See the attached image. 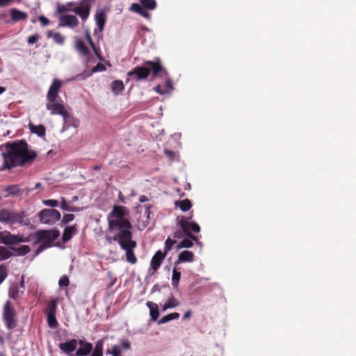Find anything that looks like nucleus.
Returning <instances> with one entry per match:
<instances>
[{
  "label": "nucleus",
  "instance_id": "nucleus-1",
  "mask_svg": "<svg viewBox=\"0 0 356 356\" xmlns=\"http://www.w3.org/2000/svg\"><path fill=\"white\" fill-rule=\"evenodd\" d=\"M128 210L122 206L115 205L108 215V229L113 234V237L106 236V241L111 243L116 241L122 250H124L127 261L134 264L137 259L134 250L136 242L132 238V226L128 218Z\"/></svg>",
  "mask_w": 356,
  "mask_h": 356
},
{
  "label": "nucleus",
  "instance_id": "nucleus-2",
  "mask_svg": "<svg viewBox=\"0 0 356 356\" xmlns=\"http://www.w3.org/2000/svg\"><path fill=\"white\" fill-rule=\"evenodd\" d=\"M0 152L3 159V169L22 165L33 161L37 156L35 152L29 149V145L22 140L2 145Z\"/></svg>",
  "mask_w": 356,
  "mask_h": 356
},
{
  "label": "nucleus",
  "instance_id": "nucleus-3",
  "mask_svg": "<svg viewBox=\"0 0 356 356\" xmlns=\"http://www.w3.org/2000/svg\"><path fill=\"white\" fill-rule=\"evenodd\" d=\"M62 87V82L55 79L53 80L47 94L46 108L49 111L50 115H59L62 117L67 115V109L64 102L58 101V92Z\"/></svg>",
  "mask_w": 356,
  "mask_h": 356
},
{
  "label": "nucleus",
  "instance_id": "nucleus-4",
  "mask_svg": "<svg viewBox=\"0 0 356 356\" xmlns=\"http://www.w3.org/2000/svg\"><path fill=\"white\" fill-rule=\"evenodd\" d=\"M152 72L154 77H156L159 73L161 76H168V74L162 67L160 61H146L144 66L136 67L131 71L127 72V76H133L136 81L143 80L147 78Z\"/></svg>",
  "mask_w": 356,
  "mask_h": 356
},
{
  "label": "nucleus",
  "instance_id": "nucleus-5",
  "mask_svg": "<svg viewBox=\"0 0 356 356\" xmlns=\"http://www.w3.org/2000/svg\"><path fill=\"white\" fill-rule=\"evenodd\" d=\"M59 233L56 230H40L35 236L37 241L42 244L38 248L36 254H38L44 249L50 247L52 243L58 238Z\"/></svg>",
  "mask_w": 356,
  "mask_h": 356
},
{
  "label": "nucleus",
  "instance_id": "nucleus-6",
  "mask_svg": "<svg viewBox=\"0 0 356 356\" xmlns=\"http://www.w3.org/2000/svg\"><path fill=\"white\" fill-rule=\"evenodd\" d=\"M157 3L155 0H140V3H133L129 10L136 13L147 19H151L150 14L146 10L156 9Z\"/></svg>",
  "mask_w": 356,
  "mask_h": 356
},
{
  "label": "nucleus",
  "instance_id": "nucleus-7",
  "mask_svg": "<svg viewBox=\"0 0 356 356\" xmlns=\"http://www.w3.org/2000/svg\"><path fill=\"white\" fill-rule=\"evenodd\" d=\"M26 216L24 211H13L8 209H0V222L13 225L15 223L23 224V219Z\"/></svg>",
  "mask_w": 356,
  "mask_h": 356
},
{
  "label": "nucleus",
  "instance_id": "nucleus-8",
  "mask_svg": "<svg viewBox=\"0 0 356 356\" xmlns=\"http://www.w3.org/2000/svg\"><path fill=\"white\" fill-rule=\"evenodd\" d=\"M40 220L43 224L54 225L60 218V213L54 209H44L38 213Z\"/></svg>",
  "mask_w": 356,
  "mask_h": 356
},
{
  "label": "nucleus",
  "instance_id": "nucleus-9",
  "mask_svg": "<svg viewBox=\"0 0 356 356\" xmlns=\"http://www.w3.org/2000/svg\"><path fill=\"white\" fill-rule=\"evenodd\" d=\"M94 0H80L79 2H76L72 11L78 15L83 21H85L89 17L92 6L91 3Z\"/></svg>",
  "mask_w": 356,
  "mask_h": 356
},
{
  "label": "nucleus",
  "instance_id": "nucleus-10",
  "mask_svg": "<svg viewBox=\"0 0 356 356\" xmlns=\"http://www.w3.org/2000/svg\"><path fill=\"white\" fill-rule=\"evenodd\" d=\"M3 320L6 327L9 330L13 329L17 325L15 310L8 301L3 307Z\"/></svg>",
  "mask_w": 356,
  "mask_h": 356
},
{
  "label": "nucleus",
  "instance_id": "nucleus-11",
  "mask_svg": "<svg viewBox=\"0 0 356 356\" xmlns=\"http://www.w3.org/2000/svg\"><path fill=\"white\" fill-rule=\"evenodd\" d=\"M184 232L191 239L196 240V236L191 232L198 233L200 232V227L195 222H190L188 219L182 218L179 222Z\"/></svg>",
  "mask_w": 356,
  "mask_h": 356
},
{
  "label": "nucleus",
  "instance_id": "nucleus-12",
  "mask_svg": "<svg viewBox=\"0 0 356 356\" xmlns=\"http://www.w3.org/2000/svg\"><path fill=\"white\" fill-rule=\"evenodd\" d=\"M79 24V19L75 15H61L59 17L58 26L75 28Z\"/></svg>",
  "mask_w": 356,
  "mask_h": 356
},
{
  "label": "nucleus",
  "instance_id": "nucleus-13",
  "mask_svg": "<svg viewBox=\"0 0 356 356\" xmlns=\"http://www.w3.org/2000/svg\"><path fill=\"white\" fill-rule=\"evenodd\" d=\"M3 244L6 245H16L20 243L26 241V238L19 235L12 234L8 231H4Z\"/></svg>",
  "mask_w": 356,
  "mask_h": 356
},
{
  "label": "nucleus",
  "instance_id": "nucleus-14",
  "mask_svg": "<svg viewBox=\"0 0 356 356\" xmlns=\"http://www.w3.org/2000/svg\"><path fill=\"white\" fill-rule=\"evenodd\" d=\"M79 348L76 350V356H87L92 352V343L83 340H79Z\"/></svg>",
  "mask_w": 356,
  "mask_h": 356
},
{
  "label": "nucleus",
  "instance_id": "nucleus-15",
  "mask_svg": "<svg viewBox=\"0 0 356 356\" xmlns=\"http://www.w3.org/2000/svg\"><path fill=\"white\" fill-rule=\"evenodd\" d=\"M96 24L99 29V32H102L105 26L106 20V13L104 10H97L95 16Z\"/></svg>",
  "mask_w": 356,
  "mask_h": 356
},
{
  "label": "nucleus",
  "instance_id": "nucleus-16",
  "mask_svg": "<svg viewBox=\"0 0 356 356\" xmlns=\"http://www.w3.org/2000/svg\"><path fill=\"white\" fill-rule=\"evenodd\" d=\"M58 347L66 354L70 355L76 349L77 341L76 339H72L65 343H59Z\"/></svg>",
  "mask_w": 356,
  "mask_h": 356
},
{
  "label": "nucleus",
  "instance_id": "nucleus-17",
  "mask_svg": "<svg viewBox=\"0 0 356 356\" xmlns=\"http://www.w3.org/2000/svg\"><path fill=\"white\" fill-rule=\"evenodd\" d=\"M74 46L81 57L87 58L90 55L89 49L81 39L75 38Z\"/></svg>",
  "mask_w": 356,
  "mask_h": 356
},
{
  "label": "nucleus",
  "instance_id": "nucleus-18",
  "mask_svg": "<svg viewBox=\"0 0 356 356\" xmlns=\"http://www.w3.org/2000/svg\"><path fill=\"white\" fill-rule=\"evenodd\" d=\"M106 70V68L103 64L98 63L96 66H95L92 68V72L90 73L87 74L85 73L79 74L76 76H75L74 77L72 78V80H84L87 77L90 76L93 73H96V72H104Z\"/></svg>",
  "mask_w": 356,
  "mask_h": 356
},
{
  "label": "nucleus",
  "instance_id": "nucleus-19",
  "mask_svg": "<svg viewBox=\"0 0 356 356\" xmlns=\"http://www.w3.org/2000/svg\"><path fill=\"white\" fill-rule=\"evenodd\" d=\"M165 257V254H163L161 250L157 251L151 260L152 268L155 271L157 270Z\"/></svg>",
  "mask_w": 356,
  "mask_h": 356
},
{
  "label": "nucleus",
  "instance_id": "nucleus-20",
  "mask_svg": "<svg viewBox=\"0 0 356 356\" xmlns=\"http://www.w3.org/2000/svg\"><path fill=\"white\" fill-rule=\"evenodd\" d=\"M64 125L63 131L67 129L70 127H77L79 125V121L75 119L70 113L67 111V115L63 117Z\"/></svg>",
  "mask_w": 356,
  "mask_h": 356
},
{
  "label": "nucleus",
  "instance_id": "nucleus-21",
  "mask_svg": "<svg viewBox=\"0 0 356 356\" xmlns=\"http://www.w3.org/2000/svg\"><path fill=\"white\" fill-rule=\"evenodd\" d=\"M194 259V254L188 250H184L180 252L178 256L177 264L183 262H191Z\"/></svg>",
  "mask_w": 356,
  "mask_h": 356
},
{
  "label": "nucleus",
  "instance_id": "nucleus-22",
  "mask_svg": "<svg viewBox=\"0 0 356 356\" xmlns=\"http://www.w3.org/2000/svg\"><path fill=\"white\" fill-rule=\"evenodd\" d=\"M76 233V225L66 227L62 236L63 241L65 243L69 241Z\"/></svg>",
  "mask_w": 356,
  "mask_h": 356
},
{
  "label": "nucleus",
  "instance_id": "nucleus-23",
  "mask_svg": "<svg viewBox=\"0 0 356 356\" xmlns=\"http://www.w3.org/2000/svg\"><path fill=\"white\" fill-rule=\"evenodd\" d=\"M29 126L31 133L35 134L41 138L45 136L46 129L43 125H34L32 123H29Z\"/></svg>",
  "mask_w": 356,
  "mask_h": 356
},
{
  "label": "nucleus",
  "instance_id": "nucleus-24",
  "mask_svg": "<svg viewBox=\"0 0 356 356\" xmlns=\"http://www.w3.org/2000/svg\"><path fill=\"white\" fill-rule=\"evenodd\" d=\"M4 197H7L9 196L18 197L22 194L21 190L16 185L10 186L5 189Z\"/></svg>",
  "mask_w": 356,
  "mask_h": 356
},
{
  "label": "nucleus",
  "instance_id": "nucleus-25",
  "mask_svg": "<svg viewBox=\"0 0 356 356\" xmlns=\"http://www.w3.org/2000/svg\"><path fill=\"white\" fill-rule=\"evenodd\" d=\"M11 18L15 22L23 20L27 17V14L16 8H12L10 10Z\"/></svg>",
  "mask_w": 356,
  "mask_h": 356
},
{
  "label": "nucleus",
  "instance_id": "nucleus-26",
  "mask_svg": "<svg viewBox=\"0 0 356 356\" xmlns=\"http://www.w3.org/2000/svg\"><path fill=\"white\" fill-rule=\"evenodd\" d=\"M111 89L115 95H118L124 90V86L121 80H115L111 83Z\"/></svg>",
  "mask_w": 356,
  "mask_h": 356
},
{
  "label": "nucleus",
  "instance_id": "nucleus-27",
  "mask_svg": "<svg viewBox=\"0 0 356 356\" xmlns=\"http://www.w3.org/2000/svg\"><path fill=\"white\" fill-rule=\"evenodd\" d=\"M146 305L148 307V308L149 309V314H150L152 320L154 321L157 320V318L159 316L158 305L156 304H155L152 302H149V301H148Z\"/></svg>",
  "mask_w": 356,
  "mask_h": 356
},
{
  "label": "nucleus",
  "instance_id": "nucleus-28",
  "mask_svg": "<svg viewBox=\"0 0 356 356\" xmlns=\"http://www.w3.org/2000/svg\"><path fill=\"white\" fill-rule=\"evenodd\" d=\"M12 250H13L14 256H24L27 254L30 251V248L26 245H21L19 248H10Z\"/></svg>",
  "mask_w": 356,
  "mask_h": 356
},
{
  "label": "nucleus",
  "instance_id": "nucleus-29",
  "mask_svg": "<svg viewBox=\"0 0 356 356\" xmlns=\"http://www.w3.org/2000/svg\"><path fill=\"white\" fill-rule=\"evenodd\" d=\"M47 36L49 38H53L54 41L58 44H63L65 40V36H63L61 33L58 32H53L51 31H49L47 33Z\"/></svg>",
  "mask_w": 356,
  "mask_h": 356
},
{
  "label": "nucleus",
  "instance_id": "nucleus-30",
  "mask_svg": "<svg viewBox=\"0 0 356 356\" xmlns=\"http://www.w3.org/2000/svg\"><path fill=\"white\" fill-rule=\"evenodd\" d=\"M104 341L102 339L98 340L92 350L90 356H103Z\"/></svg>",
  "mask_w": 356,
  "mask_h": 356
},
{
  "label": "nucleus",
  "instance_id": "nucleus-31",
  "mask_svg": "<svg viewBox=\"0 0 356 356\" xmlns=\"http://www.w3.org/2000/svg\"><path fill=\"white\" fill-rule=\"evenodd\" d=\"M58 306V299L52 300L48 305L45 313L46 314H56Z\"/></svg>",
  "mask_w": 356,
  "mask_h": 356
},
{
  "label": "nucleus",
  "instance_id": "nucleus-32",
  "mask_svg": "<svg viewBox=\"0 0 356 356\" xmlns=\"http://www.w3.org/2000/svg\"><path fill=\"white\" fill-rule=\"evenodd\" d=\"M179 317V314L174 312L164 316L159 321V324H164L172 320L177 319Z\"/></svg>",
  "mask_w": 356,
  "mask_h": 356
},
{
  "label": "nucleus",
  "instance_id": "nucleus-33",
  "mask_svg": "<svg viewBox=\"0 0 356 356\" xmlns=\"http://www.w3.org/2000/svg\"><path fill=\"white\" fill-rule=\"evenodd\" d=\"M177 205H179L180 209L184 212L188 211L192 207L191 202L188 199H185L177 203Z\"/></svg>",
  "mask_w": 356,
  "mask_h": 356
},
{
  "label": "nucleus",
  "instance_id": "nucleus-34",
  "mask_svg": "<svg viewBox=\"0 0 356 356\" xmlns=\"http://www.w3.org/2000/svg\"><path fill=\"white\" fill-rule=\"evenodd\" d=\"M13 255L8 248L3 246H0V259L6 260L11 257Z\"/></svg>",
  "mask_w": 356,
  "mask_h": 356
},
{
  "label": "nucleus",
  "instance_id": "nucleus-35",
  "mask_svg": "<svg viewBox=\"0 0 356 356\" xmlns=\"http://www.w3.org/2000/svg\"><path fill=\"white\" fill-rule=\"evenodd\" d=\"M86 38L88 41V42L89 43L90 47L92 48V49L93 50L94 53L95 54V55L97 56V58H99V59H101L100 58V55H99V49H97L92 40V38L90 36V34L88 31L86 32Z\"/></svg>",
  "mask_w": 356,
  "mask_h": 356
},
{
  "label": "nucleus",
  "instance_id": "nucleus-36",
  "mask_svg": "<svg viewBox=\"0 0 356 356\" xmlns=\"http://www.w3.org/2000/svg\"><path fill=\"white\" fill-rule=\"evenodd\" d=\"M76 4V2H69L65 5L58 6L57 11L58 13H63L65 12L72 11V7Z\"/></svg>",
  "mask_w": 356,
  "mask_h": 356
},
{
  "label": "nucleus",
  "instance_id": "nucleus-37",
  "mask_svg": "<svg viewBox=\"0 0 356 356\" xmlns=\"http://www.w3.org/2000/svg\"><path fill=\"white\" fill-rule=\"evenodd\" d=\"M9 296L13 299H17L19 297V289L17 284H14L10 288Z\"/></svg>",
  "mask_w": 356,
  "mask_h": 356
},
{
  "label": "nucleus",
  "instance_id": "nucleus-38",
  "mask_svg": "<svg viewBox=\"0 0 356 356\" xmlns=\"http://www.w3.org/2000/svg\"><path fill=\"white\" fill-rule=\"evenodd\" d=\"M181 273L178 272L176 268H174L172 270V284L173 286L177 287L179 284V282L180 280Z\"/></svg>",
  "mask_w": 356,
  "mask_h": 356
},
{
  "label": "nucleus",
  "instance_id": "nucleus-39",
  "mask_svg": "<svg viewBox=\"0 0 356 356\" xmlns=\"http://www.w3.org/2000/svg\"><path fill=\"white\" fill-rule=\"evenodd\" d=\"M193 245V243L191 239L185 238L183 239L177 245V249L179 250L184 248H191Z\"/></svg>",
  "mask_w": 356,
  "mask_h": 356
},
{
  "label": "nucleus",
  "instance_id": "nucleus-40",
  "mask_svg": "<svg viewBox=\"0 0 356 356\" xmlns=\"http://www.w3.org/2000/svg\"><path fill=\"white\" fill-rule=\"evenodd\" d=\"M47 318V323L50 327L55 328L58 325V323L56 318V314H46Z\"/></svg>",
  "mask_w": 356,
  "mask_h": 356
},
{
  "label": "nucleus",
  "instance_id": "nucleus-41",
  "mask_svg": "<svg viewBox=\"0 0 356 356\" xmlns=\"http://www.w3.org/2000/svg\"><path fill=\"white\" fill-rule=\"evenodd\" d=\"M8 277L7 266L2 264L0 265V284H1Z\"/></svg>",
  "mask_w": 356,
  "mask_h": 356
},
{
  "label": "nucleus",
  "instance_id": "nucleus-42",
  "mask_svg": "<svg viewBox=\"0 0 356 356\" xmlns=\"http://www.w3.org/2000/svg\"><path fill=\"white\" fill-rule=\"evenodd\" d=\"M175 243V240L168 238L165 242L164 252L163 253L166 254Z\"/></svg>",
  "mask_w": 356,
  "mask_h": 356
},
{
  "label": "nucleus",
  "instance_id": "nucleus-43",
  "mask_svg": "<svg viewBox=\"0 0 356 356\" xmlns=\"http://www.w3.org/2000/svg\"><path fill=\"white\" fill-rule=\"evenodd\" d=\"M60 208L63 211H76L75 207L70 206L67 203V202L65 201L64 197H62Z\"/></svg>",
  "mask_w": 356,
  "mask_h": 356
},
{
  "label": "nucleus",
  "instance_id": "nucleus-44",
  "mask_svg": "<svg viewBox=\"0 0 356 356\" xmlns=\"http://www.w3.org/2000/svg\"><path fill=\"white\" fill-rule=\"evenodd\" d=\"M70 280L67 275H63L59 281H58V285L60 288H66L69 286Z\"/></svg>",
  "mask_w": 356,
  "mask_h": 356
},
{
  "label": "nucleus",
  "instance_id": "nucleus-45",
  "mask_svg": "<svg viewBox=\"0 0 356 356\" xmlns=\"http://www.w3.org/2000/svg\"><path fill=\"white\" fill-rule=\"evenodd\" d=\"M166 303L170 309L175 308L179 305V301L173 296L170 297Z\"/></svg>",
  "mask_w": 356,
  "mask_h": 356
},
{
  "label": "nucleus",
  "instance_id": "nucleus-46",
  "mask_svg": "<svg viewBox=\"0 0 356 356\" xmlns=\"http://www.w3.org/2000/svg\"><path fill=\"white\" fill-rule=\"evenodd\" d=\"M42 203L47 207L55 208L58 206V202L56 200H43Z\"/></svg>",
  "mask_w": 356,
  "mask_h": 356
},
{
  "label": "nucleus",
  "instance_id": "nucleus-47",
  "mask_svg": "<svg viewBox=\"0 0 356 356\" xmlns=\"http://www.w3.org/2000/svg\"><path fill=\"white\" fill-rule=\"evenodd\" d=\"M107 353L111 354L113 356H119L120 350L118 346H114L111 350H107Z\"/></svg>",
  "mask_w": 356,
  "mask_h": 356
},
{
  "label": "nucleus",
  "instance_id": "nucleus-48",
  "mask_svg": "<svg viewBox=\"0 0 356 356\" xmlns=\"http://www.w3.org/2000/svg\"><path fill=\"white\" fill-rule=\"evenodd\" d=\"M74 219V214H65L63 216V218L62 219V222L67 223V222L72 221Z\"/></svg>",
  "mask_w": 356,
  "mask_h": 356
},
{
  "label": "nucleus",
  "instance_id": "nucleus-49",
  "mask_svg": "<svg viewBox=\"0 0 356 356\" xmlns=\"http://www.w3.org/2000/svg\"><path fill=\"white\" fill-rule=\"evenodd\" d=\"M173 90L172 81L170 78H168L165 82V90H167V92H168L170 90Z\"/></svg>",
  "mask_w": 356,
  "mask_h": 356
},
{
  "label": "nucleus",
  "instance_id": "nucleus-50",
  "mask_svg": "<svg viewBox=\"0 0 356 356\" xmlns=\"http://www.w3.org/2000/svg\"><path fill=\"white\" fill-rule=\"evenodd\" d=\"M39 20L42 26H45L48 25L49 23V19L47 17H45L44 16H40Z\"/></svg>",
  "mask_w": 356,
  "mask_h": 356
},
{
  "label": "nucleus",
  "instance_id": "nucleus-51",
  "mask_svg": "<svg viewBox=\"0 0 356 356\" xmlns=\"http://www.w3.org/2000/svg\"><path fill=\"white\" fill-rule=\"evenodd\" d=\"M38 35H33L30 36L28 38V42L30 44H33L34 43H35L38 41Z\"/></svg>",
  "mask_w": 356,
  "mask_h": 356
},
{
  "label": "nucleus",
  "instance_id": "nucleus-52",
  "mask_svg": "<svg viewBox=\"0 0 356 356\" xmlns=\"http://www.w3.org/2000/svg\"><path fill=\"white\" fill-rule=\"evenodd\" d=\"M121 346L124 350H129L131 348V344L128 340H124L121 343Z\"/></svg>",
  "mask_w": 356,
  "mask_h": 356
},
{
  "label": "nucleus",
  "instance_id": "nucleus-53",
  "mask_svg": "<svg viewBox=\"0 0 356 356\" xmlns=\"http://www.w3.org/2000/svg\"><path fill=\"white\" fill-rule=\"evenodd\" d=\"M154 90L158 92L159 94L163 95L167 92V90H165V89H162L160 86H157L155 87Z\"/></svg>",
  "mask_w": 356,
  "mask_h": 356
},
{
  "label": "nucleus",
  "instance_id": "nucleus-54",
  "mask_svg": "<svg viewBox=\"0 0 356 356\" xmlns=\"http://www.w3.org/2000/svg\"><path fill=\"white\" fill-rule=\"evenodd\" d=\"M13 0H0V7H3L9 4Z\"/></svg>",
  "mask_w": 356,
  "mask_h": 356
},
{
  "label": "nucleus",
  "instance_id": "nucleus-55",
  "mask_svg": "<svg viewBox=\"0 0 356 356\" xmlns=\"http://www.w3.org/2000/svg\"><path fill=\"white\" fill-rule=\"evenodd\" d=\"M148 200H149L148 197H146L145 195H141L139 197L140 202H147Z\"/></svg>",
  "mask_w": 356,
  "mask_h": 356
},
{
  "label": "nucleus",
  "instance_id": "nucleus-56",
  "mask_svg": "<svg viewBox=\"0 0 356 356\" xmlns=\"http://www.w3.org/2000/svg\"><path fill=\"white\" fill-rule=\"evenodd\" d=\"M191 316V312L190 311H188L186 312L184 316H183V319H187V318H189Z\"/></svg>",
  "mask_w": 356,
  "mask_h": 356
},
{
  "label": "nucleus",
  "instance_id": "nucleus-57",
  "mask_svg": "<svg viewBox=\"0 0 356 356\" xmlns=\"http://www.w3.org/2000/svg\"><path fill=\"white\" fill-rule=\"evenodd\" d=\"M165 153L166 155L169 156L170 157H172L174 156V152L171 150H165Z\"/></svg>",
  "mask_w": 356,
  "mask_h": 356
},
{
  "label": "nucleus",
  "instance_id": "nucleus-58",
  "mask_svg": "<svg viewBox=\"0 0 356 356\" xmlns=\"http://www.w3.org/2000/svg\"><path fill=\"white\" fill-rule=\"evenodd\" d=\"M3 234H4V232H0V243H3V236H4V234L3 235Z\"/></svg>",
  "mask_w": 356,
  "mask_h": 356
},
{
  "label": "nucleus",
  "instance_id": "nucleus-59",
  "mask_svg": "<svg viewBox=\"0 0 356 356\" xmlns=\"http://www.w3.org/2000/svg\"><path fill=\"white\" fill-rule=\"evenodd\" d=\"M168 309H170V307H168V304L165 302V303L162 306V310H163V311H165V310H167Z\"/></svg>",
  "mask_w": 356,
  "mask_h": 356
},
{
  "label": "nucleus",
  "instance_id": "nucleus-60",
  "mask_svg": "<svg viewBox=\"0 0 356 356\" xmlns=\"http://www.w3.org/2000/svg\"><path fill=\"white\" fill-rule=\"evenodd\" d=\"M118 196H119V199H120V200L121 202H124V197H123V196H122V193H121V192H120V193H119V195H118Z\"/></svg>",
  "mask_w": 356,
  "mask_h": 356
},
{
  "label": "nucleus",
  "instance_id": "nucleus-61",
  "mask_svg": "<svg viewBox=\"0 0 356 356\" xmlns=\"http://www.w3.org/2000/svg\"><path fill=\"white\" fill-rule=\"evenodd\" d=\"M6 91V88L0 86V95Z\"/></svg>",
  "mask_w": 356,
  "mask_h": 356
},
{
  "label": "nucleus",
  "instance_id": "nucleus-62",
  "mask_svg": "<svg viewBox=\"0 0 356 356\" xmlns=\"http://www.w3.org/2000/svg\"><path fill=\"white\" fill-rule=\"evenodd\" d=\"M151 206H148L146 208V212L147 213V216H149V209H150Z\"/></svg>",
  "mask_w": 356,
  "mask_h": 356
},
{
  "label": "nucleus",
  "instance_id": "nucleus-63",
  "mask_svg": "<svg viewBox=\"0 0 356 356\" xmlns=\"http://www.w3.org/2000/svg\"><path fill=\"white\" fill-rule=\"evenodd\" d=\"M196 243L198 244V245H202V243L198 241L197 238H196V240H195Z\"/></svg>",
  "mask_w": 356,
  "mask_h": 356
},
{
  "label": "nucleus",
  "instance_id": "nucleus-64",
  "mask_svg": "<svg viewBox=\"0 0 356 356\" xmlns=\"http://www.w3.org/2000/svg\"><path fill=\"white\" fill-rule=\"evenodd\" d=\"M40 185H41V184H40V183H37V184H35V188H39V187L40 186Z\"/></svg>",
  "mask_w": 356,
  "mask_h": 356
}]
</instances>
